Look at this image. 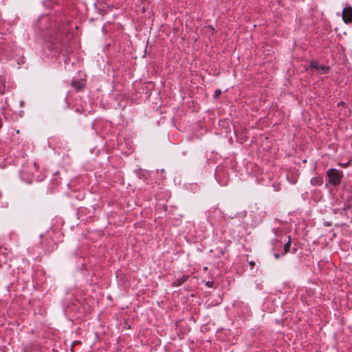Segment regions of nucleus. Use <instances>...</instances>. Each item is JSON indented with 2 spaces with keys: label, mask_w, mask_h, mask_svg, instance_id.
Wrapping results in <instances>:
<instances>
[{
  "label": "nucleus",
  "mask_w": 352,
  "mask_h": 352,
  "mask_svg": "<svg viewBox=\"0 0 352 352\" xmlns=\"http://www.w3.org/2000/svg\"><path fill=\"white\" fill-rule=\"evenodd\" d=\"M328 183L333 186H338L343 177V173L336 168H330L326 173Z\"/></svg>",
  "instance_id": "obj_1"
},
{
  "label": "nucleus",
  "mask_w": 352,
  "mask_h": 352,
  "mask_svg": "<svg viewBox=\"0 0 352 352\" xmlns=\"http://www.w3.org/2000/svg\"><path fill=\"white\" fill-rule=\"evenodd\" d=\"M274 257L276 258V259H278L279 257H280V255L278 254H274Z\"/></svg>",
  "instance_id": "obj_9"
},
{
  "label": "nucleus",
  "mask_w": 352,
  "mask_h": 352,
  "mask_svg": "<svg viewBox=\"0 0 352 352\" xmlns=\"http://www.w3.org/2000/svg\"><path fill=\"white\" fill-rule=\"evenodd\" d=\"M342 19L346 23L352 22V8H345L343 10Z\"/></svg>",
  "instance_id": "obj_2"
},
{
  "label": "nucleus",
  "mask_w": 352,
  "mask_h": 352,
  "mask_svg": "<svg viewBox=\"0 0 352 352\" xmlns=\"http://www.w3.org/2000/svg\"><path fill=\"white\" fill-rule=\"evenodd\" d=\"M290 246H291V236H289L288 237V241L284 245V253H283L284 254H286L289 252Z\"/></svg>",
  "instance_id": "obj_6"
},
{
  "label": "nucleus",
  "mask_w": 352,
  "mask_h": 352,
  "mask_svg": "<svg viewBox=\"0 0 352 352\" xmlns=\"http://www.w3.org/2000/svg\"><path fill=\"white\" fill-rule=\"evenodd\" d=\"M310 182L314 186H320L323 182V179L320 176L314 177L311 179Z\"/></svg>",
  "instance_id": "obj_4"
},
{
  "label": "nucleus",
  "mask_w": 352,
  "mask_h": 352,
  "mask_svg": "<svg viewBox=\"0 0 352 352\" xmlns=\"http://www.w3.org/2000/svg\"><path fill=\"white\" fill-rule=\"evenodd\" d=\"M221 94V90L217 89L214 93V98H217Z\"/></svg>",
  "instance_id": "obj_8"
},
{
  "label": "nucleus",
  "mask_w": 352,
  "mask_h": 352,
  "mask_svg": "<svg viewBox=\"0 0 352 352\" xmlns=\"http://www.w3.org/2000/svg\"><path fill=\"white\" fill-rule=\"evenodd\" d=\"M188 278V276H183L181 278H178L177 279L175 282H174V285L175 286H179L181 285L183 283H184Z\"/></svg>",
  "instance_id": "obj_5"
},
{
  "label": "nucleus",
  "mask_w": 352,
  "mask_h": 352,
  "mask_svg": "<svg viewBox=\"0 0 352 352\" xmlns=\"http://www.w3.org/2000/svg\"><path fill=\"white\" fill-rule=\"evenodd\" d=\"M311 65L312 67H314V68H316L318 70L320 69L324 73H325L326 71L328 69V67H327L325 66L317 67L316 63H311Z\"/></svg>",
  "instance_id": "obj_7"
},
{
  "label": "nucleus",
  "mask_w": 352,
  "mask_h": 352,
  "mask_svg": "<svg viewBox=\"0 0 352 352\" xmlns=\"http://www.w3.org/2000/svg\"><path fill=\"white\" fill-rule=\"evenodd\" d=\"M85 85V82L82 80L72 81V86L78 91L82 89Z\"/></svg>",
  "instance_id": "obj_3"
},
{
  "label": "nucleus",
  "mask_w": 352,
  "mask_h": 352,
  "mask_svg": "<svg viewBox=\"0 0 352 352\" xmlns=\"http://www.w3.org/2000/svg\"><path fill=\"white\" fill-rule=\"evenodd\" d=\"M250 265L253 267L254 265V263L253 261L250 262Z\"/></svg>",
  "instance_id": "obj_10"
}]
</instances>
